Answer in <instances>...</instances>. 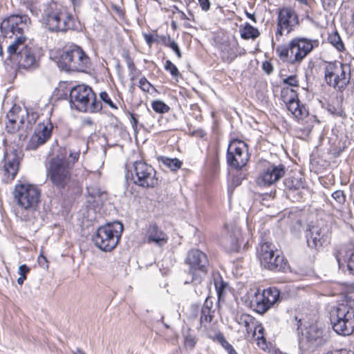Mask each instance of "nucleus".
<instances>
[{
  "label": "nucleus",
  "instance_id": "obj_1",
  "mask_svg": "<svg viewBox=\"0 0 354 354\" xmlns=\"http://www.w3.org/2000/svg\"><path fill=\"white\" fill-rule=\"evenodd\" d=\"M13 194L19 207L18 218L30 231L35 232L40 216L41 189L34 184L19 183L15 186Z\"/></svg>",
  "mask_w": 354,
  "mask_h": 354
},
{
  "label": "nucleus",
  "instance_id": "obj_2",
  "mask_svg": "<svg viewBox=\"0 0 354 354\" xmlns=\"http://www.w3.org/2000/svg\"><path fill=\"white\" fill-rule=\"evenodd\" d=\"M41 21L50 32H65L75 28V18L63 6L55 1L44 3L39 10Z\"/></svg>",
  "mask_w": 354,
  "mask_h": 354
},
{
  "label": "nucleus",
  "instance_id": "obj_3",
  "mask_svg": "<svg viewBox=\"0 0 354 354\" xmlns=\"http://www.w3.org/2000/svg\"><path fill=\"white\" fill-rule=\"evenodd\" d=\"M46 176L53 186L59 190L69 189L77 184L73 174V164L65 157L57 156L50 160Z\"/></svg>",
  "mask_w": 354,
  "mask_h": 354
},
{
  "label": "nucleus",
  "instance_id": "obj_4",
  "mask_svg": "<svg viewBox=\"0 0 354 354\" xmlns=\"http://www.w3.org/2000/svg\"><path fill=\"white\" fill-rule=\"evenodd\" d=\"M319 44L318 39L297 37L292 39L288 45L277 46L276 53L282 61L299 64Z\"/></svg>",
  "mask_w": 354,
  "mask_h": 354
},
{
  "label": "nucleus",
  "instance_id": "obj_5",
  "mask_svg": "<svg viewBox=\"0 0 354 354\" xmlns=\"http://www.w3.org/2000/svg\"><path fill=\"white\" fill-rule=\"evenodd\" d=\"M69 102L71 107L82 112L96 113L102 108L101 102L97 100L91 88L84 84L71 88Z\"/></svg>",
  "mask_w": 354,
  "mask_h": 354
},
{
  "label": "nucleus",
  "instance_id": "obj_6",
  "mask_svg": "<svg viewBox=\"0 0 354 354\" xmlns=\"http://www.w3.org/2000/svg\"><path fill=\"white\" fill-rule=\"evenodd\" d=\"M330 321L336 333L350 335L354 331V309L346 304L333 306L330 311Z\"/></svg>",
  "mask_w": 354,
  "mask_h": 354
},
{
  "label": "nucleus",
  "instance_id": "obj_7",
  "mask_svg": "<svg viewBox=\"0 0 354 354\" xmlns=\"http://www.w3.org/2000/svg\"><path fill=\"white\" fill-rule=\"evenodd\" d=\"M122 231L123 225L121 223H109L98 227L93 235L92 240L100 250L110 252L117 246Z\"/></svg>",
  "mask_w": 354,
  "mask_h": 354
},
{
  "label": "nucleus",
  "instance_id": "obj_8",
  "mask_svg": "<svg viewBox=\"0 0 354 354\" xmlns=\"http://www.w3.org/2000/svg\"><path fill=\"white\" fill-rule=\"evenodd\" d=\"M58 66L67 71L85 72L90 68V58L77 46H71L64 50L57 60Z\"/></svg>",
  "mask_w": 354,
  "mask_h": 354
},
{
  "label": "nucleus",
  "instance_id": "obj_9",
  "mask_svg": "<svg viewBox=\"0 0 354 354\" xmlns=\"http://www.w3.org/2000/svg\"><path fill=\"white\" fill-rule=\"evenodd\" d=\"M7 122L6 129L9 133H15L19 131V139H24L26 137L25 133L32 128L35 123V115H30L27 111L22 110L19 106H13L6 115Z\"/></svg>",
  "mask_w": 354,
  "mask_h": 354
},
{
  "label": "nucleus",
  "instance_id": "obj_10",
  "mask_svg": "<svg viewBox=\"0 0 354 354\" xmlns=\"http://www.w3.org/2000/svg\"><path fill=\"white\" fill-rule=\"evenodd\" d=\"M351 80L350 67L340 62H328L324 67V80L333 88L342 91Z\"/></svg>",
  "mask_w": 354,
  "mask_h": 354
},
{
  "label": "nucleus",
  "instance_id": "obj_11",
  "mask_svg": "<svg viewBox=\"0 0 354 354\" xmlns=\"http://www.w3.org/2000/svg\"><path fill=\"white\" fill-rule=\"evenodd\" d=\"M258 257L261 266L272 271L286 272L288 268V261L284 256L274 250V246L270 243H263L258 250Z\"/></svg>",
  "mask_w": 354,
  "mask_h": 354
},
{
  "label": "nucleus",
  "instance_id": "obj_12",
  "mask_svg": "<svg viewBox=\"0 0 354 354\" xmlns=\"http://www.w3.org/2000/svg\"><path fill=\"white\" fill-rule=\"evenodd\" d=\"M185 263L189 266L188 273L191 282L198 284L207 272L209 260L205 253L198 249L190 250L186 257Z\"/></svg>",
  "mask_w": 354,
  "mask_h": 354
},
{
  "label": "nucleus",
  "instance_id": "obj_13",
  "mask_svg": "<svg viewBox=\"0 0 354 354\" xmlns=\"http://www.w3.org/2000/svg\"><path fill=\"white\" fill-rule=\"evenodd\" d=\"M130 171L133 183L139 187L153 188L158 185L156 171L144 160L134 161Z\"/></svg>",
  "mask_w": 354,
  "mask_h": 354
},
{
  "label": "nucleus",
  "instance_id": "obj_14",
  "mask_svg": "<svg viewBox=\"0 0 354 354\" xmlns=\"http://www.w3.org/2000/svg\"><path fill=\"white\" fill-rule=\"evenodd\" d=\"M30 22V19L26 15H12L1 23L0 31L4 37L10 38L13 35H25Z\"/></svg>",
  "mask_w": 354,
  "mask_h": 354
},
{
  "label": "nucleus",
  "instance_id": "obj_15",
  "mask_svg": "<svg viewBox=\"0 0 354 354\" xmlns=\"http://www.w3.org/2000/svg\"><path fill=\"white\" fill-rule=\"evenodd\" d=\"M226 158L230 167L236 169H242L250 158L247 144L240 140H232L228 145Z\"/></svg>",
  "mask_w": 354,
  "mask_h": 354
},
{
  "label": "nucleus",
  "instance_id": "obj_16",
  "mask_svg": "<svg viewBox=\"0 0 354 354\" xmlns=\"http://www.w3.org/2000/svg\"><path fill=\"white\" fill-rule=\"evenodd\" d=\"M285 174L286 167L283 164L275 165L270 162H265L257 178V183L260 186H270L278 182Z\"/></svg>",
  "mask_w": 354,
  "mask_h": 354
},
{
  "label": "nucleus",
  "instance_id": "obj_17",
  "mask_svg": "<svg viewBox=\"0 0 354 354\" xmlns=\"http://www.w3.org/2000/svg\"><path fill=\"white\" fill-rule=\"evenodd\" d=\"M281 97L286 104L287 109L297 120H302L308 114L305 106L300 104L297 92L288 87L283 88L281 92Z\"/></svg>",
  "mask_w": 354,
  "mask_h": 354
},
{
  "label": "nucleus",
  "instance_id": "obj_18",
  "mask_svg": "<svg viewBox=\"0 0 354 354\" xmlns=\"http://www.w3.org/2000/svg\"><path fill=\"white\" fill-rule=\"evenodd\" d=\"M19 156L17 151L5 152L0 165L3 181L9 183L15 178L19 170Z\"/></svg>",
  "mask_w": 354,
  "mask_h": 354
},
{
  "label": "nucleus",
  "instance_id": "obj_19",
  "mask_svg": "<svg viewBox=\"0 0 354 354\" xmlns=\"http://www.w3.org/2000/svg\"><path fill=\"white\" fill-rule=\"evenodd\" d=\"M52 124L50 123L39 124L35 133L31 136L26 145V149L35 150L44 145L50 138L52 133Z\"/></svg>",
  "mask_w": 354,
  "mask_h": 354
},
{
  "label": "nucleus",
  "instance_id": "obj_20",
  "mask_svg": "<svg viewBox=\"0 0 354 354\" xmlns=\"http://www.w3.org/2000/svg\"><path fill=\"white\" fill-rule=\"evenodd\" d=\"M279 298V291L276 288L264 290L263 293L257 297L254 301L255 310L258 313L266 312Z\"/></svg>",
  "mask_w": 354,
  "mask_h": 354
},
{
  "label": "nucleus",
  "instance_id": "obj_21",
  "mask_svg": "<svg viewBox=\"0 0 354 354\" xmlns=\"http://www.w3.org/2000/svg\"><path fill=\"white\" fill-rule=\"evenodd\" d=\"M17 61L19 68L33 70L39 66V58L36 54V50L27 46L19 51L15 57Z\"/></svg>",
  "mask_w": 354,
  "mask_h": 354
},
{
  "label": "nucleus",
  "instance_id": "obj_22",
  "mask_svg": "<svg viewBox=\"0 0 354 354\" xmlns=\"http://www.w3.org/2000/svg\"><path fill=\"white\" fill-rule=\"evenodd\" d=\"M328 229L326 227L310 226L306 231V237L308 246L317 249L322 246L327 237Z\"/></svg>",
  "mask_w": 354,
  "mask_h": 354
},
{
  "label": "nucleus",
  "instance_id": "obj_23",
  "mask_svg": "<svg viewBox=\"0 0 354 354\" xmlns=\"http://www.w3.org/2000/svg\"><path fill=\"white\" fill-rule=\"evenodd\" d=\"M277 23L286 28V35H288L299 25L298 16L293 9L283 8L279 12Z\"/></svg>",
  "mask_w": 354,
  "mask_h": 354
},
{
  "label": "nucleus",
  "instance_id": "obj_24",
  "mask_svg": "<svg viewBox=\"0 0 354 354\" xmlns=\"http://www.w3.org/2000/svg\"><path fill=\"white\" fill-rule=\"evenodd\" d=\"M305 337L308 343V350H313L327 342V337L323 335V330L317 325H310L306 330Z\"/></svg>",
  "mask_w": 354,
  "mask_h": 354
},
{
  "label": "nucleus",
  "instance_id": "obj_25",
  "mask_svg": "<svg viewBox=\"0 0 354 354\" xmlns=\"http://www.w3.org/2000/svg\"><path fill=\"white\" fill-rule=\"evenodd\" d=\"M147 241L153 242L159 246L167 242V234L156 225L151 224L147 232Z\"/></svg>",
  "mask_w": 354,
  "mask_h": 354
},
{
  "label": "nucleus",
  "instance_id": "obj_26",
  "mask_svg": "<svg viewBox=\"0 0 354 354\" xmlns=\"http://www.w3.org/2000/svg\"><path fill=\"white\" fill-rule=\"evenodd\" d=\"M221 244L229 252L237 251L239 248L238 233L234 231L227 233L222 238Z\"/></svg>",
  "mask_w": 354,
  "mask_h": 354
},
{
  "label": "nucleus",
  "instance_id": "obj_27",
  "mask_svg": "<svg viewBox=\"0 0 354 354\" xmlns=\"http://www.w3.org/2000/svg\"><path fill=\"white\" fill-rule=\"evenodd\" d=\"M26 41V37L25 35L16 36L14 41L8 46L7 51L9 55L13 58H15V56L17 57L19 51L27 47V46L25 45Z\"/></svg>",
  "mask_w": 354,
  "mask_h": 354
},
{
  "label": "nucleus",
  "instance_id": "obj_28",
  "mask_svg": "<svg viewBox=\"0 0 354 354\" xmlns=\"http://www.w3.org/2000/svg\"><path fill=\"white\" fill-rule=\"evenodd\" d=\"M237 45L226 44L223 46L221 57L225 62L231 63L237 57Z\"/></svg>",
  "mask_w": 354,
  "mask_h": 354
},
{
  "label": "nucleus",
  "instance_id": "obj_29",
  "mask_svg": "<svg viewBox=\"0 0 354 354\" xmlns=\"http://www.w3.org/2000/svg\"><path fill=\"white\" fill-rule=\"evenodd\" d=\"M256 319L248 314H241L236 317V322L241 326H243L248 335L254 328Z\"/></svg>",
  "mask_w": 354,
  "mask_h": 354
},
{
  "label": "nucleus",
  "instance_id": "obj_30",
  "mask_svg": "<svg viewBox=\"0 0 354 354\" xmlns=\"http://www.w3.org/2000/svg\"><path fill=\"white\" fill-rule=\"evenodd\" d=\"M308 192V189L302 184V187L299 189L286 192V196L292 202H300Z\"/></svg>",
  "mask_w": 354,
  "mask_h": 354
},
{
  "label": "nucleus",
  "instance_id": "obj_31",
  "mask_svg": "<svg viewBox=\"0 0 354 354\" xmlns=\"http://www.w3.org/2000/svg\"><path fill=\"white\" fill-rule=\"evenodd\" d=\"M241 37L244 39H256L257 38L260 32L259 30L249 23H245L244 26L240 28Z\"/></svg>",
  "mask_w": 354,
  "mask_h": 354
},
{
  "label": "nucleus",
  "instance_id": "obj_32",
  "mask_svg": "<svg viewBox=\"0 0 354 354\" xmlns=\"http://www.w3.org/2000/svg\"><path fill=\"white\" fill-rule=\"evenodd\" d=\"M158 161L165 167L169 168L171 171L178 170L182 165V162L176 158H170L168 157L162 156L158 158Z\"/></svg>",
  "mask_w": 354,
  "mask_h": 354
},
{
  "label": "nucleus",
  "instance_id": "obj_33",
  "mask_svg": "<svg viewBox=\"0 0 354 354\" xmlns=\"http://www.w3.org/2000/svg\"><path fill=\"white\" fill-rule=\"evenodd\" d=\"M88 194L95 199L96 203H103L107 198V193L97 187H88Z\"/></svg>",
  "mask_w": 354,
  "mask_h": 354
},
{
  "label": "nucleus",
  "instance_id": "obj_34",
  "mask_svg": "<svg viewBox=\"0 0 354 354\" xmlns=\"http://www.w3.org/2000/svg\"><path fill=\"white\" fill-rule=\"evenodd\" d=\"M328 42L333 45L338 51L344 50V45L342 40L337 31L332 32L328 35Z\"/></svg>",
  "mask_w": 354,
  "mask_h": 354
},
{
  "label": "nucleus",
  "instance_id": "obj_35",
  "mask_svg": "<svg viewBox=\"0 0 354 354\" xmlns=\"http://www.w3.org/2000/svg\"><path fill=\"white\" fill-rule=\"evenodd\" d=\"M283 185L285 187L286 192L288 191L299 189L302 187V182L301 179L294 177H288L284 179Z\"/></svg>",
  "mask_w": 354,
  "mask_h": 354
},
{
  "label": "nucleus",
  "instance_id": "obj_36",
  "mask_svg": "<svg viewBox=\"0 0 354 354\" xmlns=\"http://www.w3.org/2000/svg\"><path fill=\"white\" fill-rule=\"evenodd\" d=\"M214 317V310H210L206 307H202L201 310L200 322L201 325L206 326L209 324Z\"/></svg>",
  "mask_w": 354,
  "mask_h": 354
},
{
  "label": "nucleus",
  "instance_id": "obj_37",
  "mask_svg": "<svg viewBox=\"0 0 354 354\" xmlns=\"http://www.w3.org/2000/svg\"><path fill=\"white\" fill-rule=\"evenodd\" d=\"M151 107L155 112L161 114L166 113L170 110L169 106L160 100H153L151 102Z\"/></svg>",
  "mask_w": 354,
  "mask_h": 354
},
{
  "label": "nucleus",
  "instance_id": "obj_38",
  "mask_svg": "<svg viewBox=\"0 0 354 354\" xmlns=\"http://www.w3.org/2000/svg\"><path fill=\"white\" fill-rule=\"evenodd\" d=\"M163 42L166 46L174 50V52L176 53L178 59H180L182 57V54L180 48L174 39L171 38L170 37H168L167 39H165Z\"/></svg>",
  "mask_w": 354,
  "mask_h": 354
},
{
  "label": "nucleus",
  "instance_id": "obj_39",
  "mask_svg": "<svg viewBox=\"0 0 354 354\" xmlns=\"http://www.w3.org/2000/svg\"><path fill=\"white\" fill-rule=\"evenodd\" d=\"M226 283L223 281L222 278L220 276H218L216 278H214V286L216 290L218 299H221L223 293L226 288Z\"/></svg>",
  "mask_w": 354,
  "mask_h": 354
},
{
  "label": "nucleus",
  "instance_id": "obj_40",
  "mask_svg": "<svg viewBox=\"0 0 354 354\" xmlns=\"http://www.w3.org/2000/svg\"><path fill=\"white\" fill-rule=\"evenodd\" d=\"M165 69L170 73L174 78H178L180 76V72L175 64L170 60L167 59L165 64Z\"/></svg>",
  "mask_w": 354,
  "mask_h": 354
},
{
  "label": "nucleus",
  "instance_id": "obj_41",
  "mask_svg": "<svg viewBox=\"0 0 354 354\" xmlns=\"http://www.w3.org/2000/svg\"><path fill=\"white\" fill-rule=\"evenodd\" d=\"M184 344L186 348H189L190 349H192L196 344V339L194 335L189 333V330L185 335Z\"/></svg>",
  "mask_w": 354,
  "mask_h": 354
},
{
  "label": "nucleus",
  "instance_id": "obj_42",
  "mask_svg": "<svg viewBox=\"0 0 354 354\" xmlns=\"http://www.w3.org/2000/svg\"><path fill=\"white\" fill-rule=\"evenodd\" d=\"M138 86L142 91L146 93H150L151 88L156 91L154 86L147 80L145 77H142L140 79Z\"/></svg>",
  "mask_w": 354,
  "mask_h": 354
},
{
  "label": "nucleus",
  "instance_id": "obj_43",
  "mask_svg": "<svg viewBox=\"0 0 354 354\" xmlns=\"http://www.w3.org/2000/svg\"><path fill=\"white\" fill-rule=\"evenodd\" d=\"M332 197L339 205H343L346 201V195L342 190H336L332 194Z\"/></svg>",
  "mask_w": 354,
  "mask_h": 354
},
{
  "label": "nucleus",
  "instance_id": "obj_44",
  "mask_svg": "<svg viewBox=\"0 0 354 354\" xmlns=\"http://www.w3.org/2000/svg\"><path fill=\"white\" fill-rule=\"evenodd\" d=\"M263 330L264 328L261 324H259L257 320L255 321V324L254 326V328H252V330L250 332V333L252 334L253 337H255V335L258 333L260 335V336L257 337V339H263Z\"/></svg>",
  "mask_w": 354,
  "mask_h": 354
},
{
  "label": "nucleus",
  "instance_id": "obj_45",
  "mask_svg": "<svg viewBox=\"0 0 354 354\" xmlns=\"http://www.w3.org/2000/svg\"><path fill=\"white\" fill-rule=\"evenodd\" d=\"M216 339L220 343L222 347L227 352L233 346L226 340L224 335L219 333L216 335Z\"/></svg>",
  "mask_w": 354,
  "mask_h": 354
},
{
  "label": "nucleus",
  "instance_id": "obj_46",
  "mask_svg": "<svg viewBox=\"0 0 354 354\" xmlns=\"http://www.w3.org/2000/svg\"><path fill=\"white\" fill-rule=\"evenodd\" d=\"M216 339L220 343L222 347L227 352L233 346L226 340L224 335L219 333L216 335Z\"/></svg>",
  "mask_w": 354,
  "mask_h": 354
},
{
  "label": "nucleus",
  "instance_id": "obj_47",
  "mask_svg": "<svg viewBox=\"0 0 354 354\" xmlns=\"http://www.w3.org/2000/svg\"><path fill=\"white\" fill-rule=\"evenodd\" d=\"M100 97L102 101H103L106 104H107L109 106L113 109H117L118 107L113 102L111 99L110 98L109 94L105 92L102 91L100 93Z\"/></svg>",
  "mask_w": 354,
  "mask_h": 354
},
{
  "label": "nucleus",
  "instance_id": "obj_48",
  "mask_svg": "<svg viewBox=\"0 0 354 354\" xmlns=\"http://www.w3.org/2000/svg\"><path fill=\"white\" fill-rule=\"evenodd\" d=\"M346 266L349 273L354 275V252H352L346 261Z\"/></svg>",
  "mask_w": 354,
  "mask_h": 354
},
{
  "label": "nucleus",
  "instance_id": "obj_49",
  "mask_svg": "<svg viewBox=\"0 0 354 354\" xmlns=\"http://www.w3.org/2000/svg\"><path fill=\"white\" fill-rule=\"evenodd\" d=\"M283 82L291 86H298V80L295 75H290L288 77L283 79Z\"/></svg>",
  "mask_w": 354,
  "mask_h": 354
},
{
  "label": "nucleus",
  "instance_id": "obj_50",
  "mask_svg": "<svg viewBox=\"0 0 354 354\" xmlns=\"http://www.w3.org/2000/svg\"><path fill=\"white\" fill-rule=\"evenodd\" d=\"M80 151H71L69 153V158L71 159V160H69V162L71 164H73V167L74 166V164L75 162H77L80 158Z\"/></svg>",
  "mask_w": 354,
  "mask_h": 354
},
{
  "label": "nucleus",
  "instance_id": "obj_51",
  "mask_svg": "<svg viewBox=\"0 0 354 354\" xmlns=\"http://www.w3.org/2000/svg\"><path fill=\"white\" fill-rule=\"evenodd\" d=\"M283 32H286V28L282 26V25H279V23H277V29L275 35L276 40L277 41H280L281 37L283 35Z\"/></svg>",
  "mask_w": 354,
  "mask_h": 354
},
{
  "label": "nucleus",
  "instance_id": "obj_52",
  "mask_svg": "<svg viewBox=\"0 0 354 354\" xmlns=\"http://www.w3.org/2000/svg\"><path fill=\"white\" fill-rule=\"evenodd\" d=\"M198 4L201 8L202 10L207 12L209 10L210 8V1L209 0H198Z\"/></svg>",
  "mask_w": 354,
  "mask_h": 354
},
{
  "label": "nucleus",
  "instance_id": "obj_53",
  "mask_svg": "<svg viewBox=\"0 0 354 354\" xmlns=\"http://www.w3.org/2000/svg\"><path fill=\"white\" fill-rule=\"evenodd\" d=\"M29 271L30 268L26 264H23L19 267L18 273L21 277H26V274Z\"/></svg>",
  "mask_w": 354,
  "mask_h": 354
},
{
  "label": "nucleus",
  "instance_id": "obj_54",
  "mask_svg": "<svg viewBox=\"0 0 354 354\" xmlns=\"http://www.w3.org/2000/svg\"><path fill=\"white\" fill-rule=\"evenodd\" d=\"M301 319H297V317H295L294 320L292 321V326L295 328H296V330L298 332V334H299V330L300 327L301 326Z\"/></svg>",
  "mask_w": 354,
  "mask_h": 354
},
{
  "label": "nucleus",
  "instance_id": "obj_55",
  "mask_svg": "<svg viewBox=\"0 0 354 354\" xmlns=\"http://www.w3.org/2000/svg\"><path fill=\"white\" fill-rule=\"evenodd\" d=\"M262 67L267 74H270L273 71L272 64L268 62H263Z\"/></svg>",
  "mask_w": 354,
  "mask_h": 354
},
{
  "label": "nucleus",
  "instance_id": "obj_56",
  "mask_svg": "<svg viewBox=\"0 0 354 354\" xmlns=\"http://www.w3.org/2000/svg\"><path fill=\"white\" fill-rule=\"evenodd\" d=\"M127 64L130 72L132 73L133 71L136 70V66L134 65L133 61L129 56H127Z\"/></svg>",
  "mask_w": 354,
  "mask_h": 354
},
{
  "label": "nucleus",
  "instance_id": "obj_57",
  "mask_svg": "<svg viewBox=\"0 0 354 354\" xmlns=\"http://www.w3.org/2000/svg\"><path fill=\"white\" fill-rule=\"evenodd\" d=\"M38 263L39 264L40 266H42V267H44V266H46L48 267L47 266V260H46V258L43 256V255H39V257H38Z\"/></svg>",
  "mask_w": 354,
  "mask_h": 354
},
{
  "label": "nucleus",
  "instance_id": "obj_58",
  "mask_svg": "<svg viewBox=\"0 0 354 354\" xmlns=\"http://www.w3.org/2000/svg\"><path fill=\"white\" fill-rule=\"evenodd\" d=\"M145 39L149 46H151L153 42V36L151 34H145L144 35Z\"/></svg>",
  "mask_w": 354,
  "mask_h": 354
},
{
  "label": "nucleus",
  "instance_id": "obj_59",
  "mask_svg": "<svg viewBox=\"0 0 354 354\" xmlns=\"http://www.w3.org/2000/svg\"><path fill=\"white\" fill-rule=\"evenodd\" d=\"M28 9L32 15H35L36 17L39 16V10H37L36 6L31 4L28 6Z\"/></svg>",
  "mask_w": 354,
  "mask_h": 354
},
{
  "label": "nucleus",
  "instance_id": "obj_60",
  "mask_svg": "<svg viewBox=\"0 0 354 354\" xmlns=\"http://www.w3.org/2000/svg\"><path fill=\"white\" fill-rule=\"evenodd\" d=\"M206 306L207 308H209L210 310H212L213 301H212V299L206 298L202 307H206Z\"/></svg>",
  "mask_w": 354,
  "mask_h": 354
},
{
  "label": "nucleus",
  "instance_id": "obj_61",
  "mask_svg": "<svg viewBox=\"0 0 354 354\" xmlns=\"http://www.w3.org/2000/svg\"><path fill=\"white\" fill-rule=\"evenodd\" d=\"M322 4L325 9H326V6L330 7L335 5V0H322Z\"/></svg>",
  "mask_w": 354,
  "mask_h": 354
},
{
  "label": "nucleus",
  "instance_id": "obj_62",
  "mask_svg": "<svg viewBox=\"0 0 354 354\" xmlns=\"http://www.w3.org/2000/svg\"><path fill=\"white\" fill-rule=\"evenodd\" d=\"M335 257L336 261L338 263L339 268L342 269L344 267V263L342 262V260L340 259L339 252H338L335 253Z\"/></svg>",
  "mask_w": 354,
  "mask_h": 354
},
{
  "label": "nucleus",
  "instance_id": "obj_63",
  "mask_svg": "<svg viewBox=\"0 0 354 354\" xmlns=\"http://www.w3.org/2000/svg\"><path fill=\"white\" fill-rule=\"evenodd\" d=\"M335 111H333L332 109H330L329 110L335 115H338V116H341V117H344V112L342 111V110H336L335 109H334Z\"/></svg>",
  "mask_w": 354,
  "mask_h": 354
},
{
  "label": "nucleus",
  "instance_id": "obj_64",
  "mask_svg": "<svg viewBox=\"0 0 354 354\" xmlns=\"http://www.w3.org/2000/svg\"><path fill=\"white\" fill-rule=\"evenodd\" d=\"M324 354H346L345 351H335L333 352H327Z\"/></svg>",
  "mask_w": 354,
  "mask_h": 354
}]
</instances>
